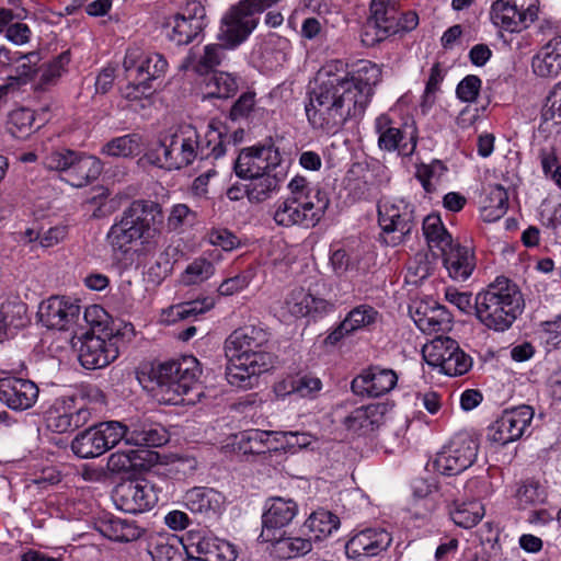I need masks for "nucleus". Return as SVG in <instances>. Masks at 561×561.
Here are the masks:
<instances>
[{"instance_id":"f257e3e1","label":"nucleus","mask_w":561,"mask_h":561,"mask_svg":"<svg viewBox=\"0 0 561 561\" xmlns=\"http://www.w3.org/2000/svg\"><path fill=\"white\" fill-rule=\"evenodd\" d=\"M341 61L324 66L317 75L316 87L309 92L306 115L313 129L336 134L346 122L364 115L381 80V69L368 60H359L352 71H339Z\"/></svg>"},{"instance_id":"f03ea898","label":"nucleus","mask_w":561,"mask_h":561,"mask_svg":"<svg viewBox=\"0 0 561 561\" xmlns=\"http://www.w3.org/2000/svg\"><path fill=\"white\" fill-rule=\"evenodd\" d=\"M163 225L164 214L158 202L135 199L110 228L107 241L114 251L123 254L139 241L141 251L149 253L157 249Z\"/></svg>"},{"instance_id":"7ed1b4c3","label":"nucleus","mask_w":561,"mask_h":561,"mask_svg":"<svg viewBox=\"0 0 561 561\" xmlns=\"http://www.w3.org/2000/svg\"><path fill=\"white\" fill-rule=\"evenodd\" d=\"M524 309L518 286L505 276L496 277L474 297V314L486 329L495 332L508 330Z\"/></svg>"},{"instance_id":"20e7f679","label":"nucleus","mask_w":561,"mask_h":561,"mask_svg":"<svg viewBox=\"0 0 561 561\" xmlns=\"http://www.w3.org/2000/svg\"><path fill=\"white\" fill-rule=\"evenodd\" d=\"M202 367L192 355L152 364L148 373L138 375L139 381L150 382L153 397L163 404L176 405L183 402V396L198 381Z\"/></svg>"},{"instance_id":"39448f33","label":"nucleus","mask_w":561,"mask_h":561,"mask_svg":"<svg viewBox=\"0 0 561 561\" xmlns=\"http://www.w3.org/2000/svg\"><path fill=\"white\" fill-rule=\"evenodd\" d=\"M198 130L191 124H181L167 131L156 148L145 154L152 165L165 170H180L197 159Z\"/></svg>"},{"instance_id":"423d86ee","label":"nucleus","mask_w":561,"mask_h":561,"mask_svg":"<svg viewBox=\"0 0 561 561\" xmlns=\"http://www.w3.org/2000/svg\"><path fill=\"white\" fill-rule=\"evenodd\" d=\"M280 0H240L230 7L221 20L219 39L228 48L247 41L260 22V15Z\"/></svg>"},{"instance_id":"0eeeda50","label":"nucleus","mask_w":561,"mask_h":561,"mask_svg":"<svg viewBox=\"0 0 561 561\" xmlns=\"http://www.w3.org/2000/svg\"><path fill=\"white\" fill-rule=\"evenodd\" d=\"M43 164L48 170L61 172L65 181L75 187L95 181L103 169L98 158L65 148L47 153Z\"/></svg>"},{"instance_id":"6e6552de","label":"nucleus","mask_w":561,"mask_h":561,"mask_svg":"<svg viewBox=\"0 0 561 561\" xmlns=\"http://www.w3.org/2000/svg\"><path fill=\"white\" fill-rule=\"evenodd\" d=\"M419 24V15L414 11L401 12L398 1L373 0L370 16L366 23L364 36L374 32L370 45L381 42L401 31L409 32Z\"/></svg>"},{"instance_id":"1a4fd4ad","label":"nucleus","mask_w":561,"mask_h":561,"mask_svg":"<svg viewBox=\"0 0 561 561\" xmlns=\"http://www.w3.org/2000/svg\"><path fill=\"white\" fill-rule=\"evenodd\" d=\"M270 334L263 328L248 325L234 330L225 341L227 358L238 360L247 357L261 367H272V355L266 352Z\"/></svg>"},{"instance_id":"9d476101","label":"nucleus","mask_w":561,"mask_h":561,"mask_svg":"<svg viewBox=\"0 0 561 561\" xmlns=\"http://www.w3.org/2000/svg\"><path fill=\"white\" fill-rule=\"evenodd\" d=\"M378 224L381 242L397 247L404 242L415 227L414 207L403 199L379 204Z\"/></svg>"},{"instance_id":"9b49d317","label":"nucleus","mask_w":561,"mask_h":561,"mask_svg":"<svg viewBox=\"0 0 561 561\" xmlns=\"http://www.w3.org/2000/svg\"><path fill=\"white\" fill-rule=\"evenodd\" d=\"M478 449L477 438L466 432L458 433L436 455L433 466L442 474L456 476L472 466Z\"/></svg>"},{"instance_id":"f8f14e48","label":"nucleus","mask_w":561,"mask_h":561,"mask_svg":"<svg viewBox=\"0 0 561 561\" xmlns=\"http://www.w3.org/2000/svg\"><path fill=\"white\" fill-rule=\"evenodd\" d=\"M113 500L118 510L138 514L150 511L157 505L159 491L149 480H126L114 488Z\"/></svg>"},{"instance_id":"ddd939ff","label":"nucleus","mask_w":561,"mask_h":561,"mask_svg":"<svg viewBox=\"0 0 561 561\" xmlns=\"http://www.w3.org/2000/svg\"><path fill=\"white\" fill-rule=\"evenodd\" d=\"M91 420V411L78 405L72 396L60 397L45 413L47 427L55 433H66L84 426Z\"/></svg>"},{"instance_id":"4468645a","label":"nucleus","mask_w":561,"mask_h":561,"mask_svg":"<svg viewBox=\"0 0 561 561\" xmlns=\"http://www.w3.org/2000/svg\"><path fill=\"white\" fill-rule=\"evenodd\" d=\"M534 410L529 405H520L506 410L488 428V438L502 446L520 438L530 425Z\"/></svg>"},{"instance_id":"2eb2a0df","label":"nucleus","mask_w":561,"mask_h":561,"mask_svg":"<svg viewBox=\"0 0 561 561\" xmlns=\"http://www.w3.org/2000/svg\"><path fill=\"white\" fill-rule=\"evenodd\" d=\"M279 162L280 154L274 145L253 146L240 151L234 171L239 178L254 176L277 170Z\"/></svg>"},{"instance_id":"dca6fc26","label":"nucleus","mask_w":561,"mask_h":561,"mask_svg":"<svg viewBox=\"0 0 561 561\" xmlns=\"http://www.w3.org/2000/svg\"><path fill=\"white\" fill-rule=\"evenodd\" d=\"M118 340L117 335L103 339L87 333L79 348L81 365L87 369H99L110 365L119 355Z\"/></svg>"},{"instance_id":"f3484780","label":"nucleus","mask_w":561,"mask_h":561,"mask_svg":"<svg viewBox=\"0 0 561 561\" xmlns=\"http://www.w3.org/2000/svg\"><path fill=\"white\" fill-rule=\"evenodd\" d=\"M81 308L69 297L51 296L38 308L39 321L48 329L69 330L80 316Z\"/></svg>"},{"instance_id":"a211bd4d","label":"nucleus","mask_w":561,"mask_h":561,"mask_svg":"<svg viewBox=\"0 0 561 561\" xmlns=\"http://www.w3.org/2000/svg\"><path fill=\"white\" fill-rule=\"evenodd\" d=\"M375 130L378 134V147L385 151H398L400 156H411L416 148V135L412 129L407 137V130L401 129L388 114H381L375 119Z\"/></svg>"},{"instance_id":"6ab92c4d","label":"nucleus","mask_w":561,"mask_h":561,"mask_svg":"<svg viewBox=\"0 0 561 561\" xmlns=\"http://www.w3.org/2000/svg\"><path fill=\"white\" fill-rule=\"evenodd\" d=\"M324 213V204L319 203V201L316 205H308V203H297V201L287 197L277 206L274 220L283 227L299 225L309 228L314 227Z\"/></svg>"},{"instance_id":"aec40b11","label":"nucleus","mask_w":561,"mask_h":561,"mask_svg":"<svg viewBox=\"0 0 561 561\" xmlns=\"http://www.w3.org/2000/svg\"><path fill=\"white\" fill-rule=\"evenodd\" d=\"M397 382L398 376L394 370L370 366L352 380L351 389L357 396L377 398L390 392Z\"/></svg>"},{"instance_id":"412c9836","label":"nucleus","mask_w":561,"mask_h":561,"mask_svg":"<svg viewBox=\"0 0 561 561\" xmlns=\"http://www.w3.org/2000/svg\"><path fill=\"white\" fill-rule=\"evenodd\" d=\"M392 542L390 533L382 528H366L352 536L345 545L347 558L359 560L378 556Z\"/></svg>"},{"instance_id":"4be33fe9","label":"nucleus","mask_w":561,"mask_h":561,"mask_svg":"<svg viewBox=\"0 0 561 561\" xmlns=\"http://www.w3.org/2000/svg\"><path fill=\"white\" fill-rule=\"evenodd\" d=\"M39 389L30 379L14 376L0 378V401L8 408L22 411L32 408L37 398Z\"/></svg>"},{"instance_id":"5701e85b","label":"nucleus","mask_w":561,"mask_h":561,"mask_svg":"<svg viewBox=\"0 0 561 561\" xmlns=\"http://www.w3.org/2000/svg\"><path fill=\"white\" fill-rule=\"evenodd\" d=\"M538 14V8H520L519 3L507 0L493 2L490 16L494 25L507 32H520L529 23L534 22Z\"/></svg>"},{"instance_id":"b1692460","label":"nucleus","mask_w":561,"mask_h":561,"mask_svg":"<svg viewBox=\"0 0 561 561\" xmlns=\"http://www.w3.org/2000/svg\"><path fill=\"white\" fill-rule=\"evenodd\" d=\"M298 512L295 501L283 497H272L262 515V531L260 538L265 542L276 540V531L291 523Z\"/></svg>"},{"instance_id":"393cba45","label":"nucleus","mask_w":561,"mask_h":561,"mask_svg":"<svg viewBox=\"0 0 561 561\" xmlns=\"http://www.w3.org/2000/svg\"><path fill=\"white\" fill-rule=\"evenodd\" d=\"M387 405L371 403L351 411L342 421L345 428L358 435H368L385 422Z\"/></svg>"},{"instance_id":"a878e982","label":"nucleus","mask_w":561,"mask_h":561,"mask_svg":"<svg viewBox=\"0 0 561 561\" xmlns=\"http://www.w3.org/2000/svg\"><path fill=\"white\" fill-rule=\"evenodd\" d=\"M439 252L450 278L457 282L469 278L476 267L474 254L469 248L453 241Z\"/></svg>"},{"instance_id":"bb28decb","label":"nucleus","mask_w":561,"mask_h":561,"mask_svg":"<svg viewBox=\"0 0 561 561\" xmlns=\"http://www.w3.org/2000/svg\"><path fill=\"white\" fill-rule=\"evenodd\" d=\"M537 77L551 79L561 73V35L552 36L531 59Z\"/></svg>"},{"instance_id":"cd10ccee","label":"nucleus","mask_w":561,"mask_h":561,"mask_svg":"<svg viewBox=\"0 0 561 561\" xmlns=\"http://www.w3.org/2000/svg\"><path fill=\"white\" fill-rule=\"evenodd\" d=\"M442 346H445L444 352L439 353L431 364L438 365L448 376H461L470 370L472 358L460 350L455 340L447 337L442 342Z\"/></svg>"},{"instance_id":"c85d7f7f","label":"nucleus","mask_w":561,"mask_h":561,"mask_svg":"<svg viewBox=\"0 0 561 561\" xmlns=\"http://www.w3.org/2000/svg\"><path fill=\"white\" fill-rule=\"evenodd\" d=\"M167 430L157 423H137L126 426L125 444L140 447H160L168 443Z\"/></svg>"},{"instance_id":"c756f323","label":"nucleus","mask_w":561,"mask_h":561,"mask_svg":"<svg viewBox=\"0 0 561 561\" xmlns=\"http://www.w3.org/2000/svg\"><path fill=\"white\" fill-rule=\"evenodd\" d=\"M224 500V495L211 488L195 486L185 493L184 505L192 513L218 514Z\"/></svg>"},{"instance_id":"7c9ffc66","label":"nucleus","mask_w":561,"mask_h":561,"mask_svg":"<svg viewBox=\"0 0 561 561\" xmlns=\"http://www.w3.org/2000/svg\"><path fill=\"white\" fill-rule=\"evenodd\" d=\"M268 369L270 367H261L260 364L252 363L247 357L241 360L228 358L226 376L231 386L247 389L252 388L257 381V376Z\"/></svg>"},{"instance_id":"2f4dec72","label":"nucleus","mask_w":561,"mask_h":561,"mask_svg":"<svg viewBox=\"0 0 561 561\" xmlns=\"http://www.w3.org/2000/svg\"><path fill=\"white\" fill-rule=\"evenodd\" d=\"M198 561H234L237 551L230 542L213 537H203L195 545Z\"/></svg>"},{"instance_id":"473e14b6","label":"nucleus","mask_w":561,"mask_h":561,"mask_svg":"<svg viewBox=\"0 0 561 561\" xmlns=\"http://www.w3.org/2000/svg\"><path fill=\"white\" fill-rule=\"evenodd\" d=\"M250 183L245 187V194L251 202H263L272 192L276 191L284 179L283 171H267L260 175L248 176Z\"/></svg>"},{"instance_id":"72a5a7b5","label":"nucleus","mask_w":561,"mask_h":561,"mask_svg":"<svg viewBox=\"0 0 561 561\" xmlns=\"http://www.w3.org/2000/svg\"><path fill=\"white\" fill-rule=\"evenodd\" d=\"M227 142H229L227 135L209 125L204 136L198 134L197 159L218 160L226 153Z\"/></svg>"},{"instance_id":"f704fd0d","label":"nucleus","mask_w":561,"mask_h":561,"mask_svg":"<svg viewBox=\"0 0 561 561\" xmlns=\"http://www.w3.org/2000/svg\"><path fill=\"white\" fill-rule=\"evenodd\" d=\"M288 188L290 191V196L288 198L297 201V203L316 205L317 201H319V203L324 204V211L330 205L327 192L316 185H311L305 176L296 175L288 183Z\"/></svg>"},{"instance_id":"c9c22d12","label":"nucleus","mask_w":561,"mask_h":561,"mask_svg":"<svg viewBox=\"0 0 561 561\" xmlns=\"http://www.w3.org/2000/svg\"><path fill=\"white\" fill-rule=\"evenodd\" d=\"M101 531L113 541L130 542L142 536L144 528L134 520L111 518L102 524Z\"/></svg>"},{"instance_id":"e433bc0d","label":"nucleus","mask_w":561,"mask_h":561,"mask_svg":"<svg viewBox=\"0 0 561 561\" xmlns=\"http://www.w3.org/2000/svg\"><path fill=\"white\" fill-rule=\"evenodd\" d=\"M422 229L427 244L432 250L437 249L442 251L454 241L438 215L432 214L426 216L423 220Z\"/></svg>"},{"instance_id":"4c0bfd02","label":"nucleus","mask_w":561,"mask_h":561,"mask_svg":"<svg viewBox=\"0 0 561 561\" xmlns=\"http://www.w3.org/2000/svg\"><path fill=\"white\" fill-rule=\"evenodd\" d=\"M167 27L171 28L168 33L169 39L179 46L188 45L204 30L199 24H196L195 21H187L176 14L168 20Z\"/></svg>"},{"instance_id":"58836bf2","label":"nucleus","mask_w":561,"mask_h":561,"mask_svg":"<svg viewBox=\"0 0 561 561\" xmlns=\"http://www.w3.org/2000/svg\"><path fill=\"white\" fill-rule=\"evenodd\" d=\"M225 48H228L225 43L206 45L204 47L203 56H201L196 62L193 61L191 56H188L185 59L183 67L185 69H193L199 75L207 73L220 65L225 57Z\"/></svg>"},{"instance_id":"ea45409f","label":"nucleus","mask_w":561,"mask_h":561,"mask_svg":"<svg viewBox=\"0 0 561 561\" xmlns=\"http://www.w3.org/2000/svg\"><path fill=\"white\" fill-rule=\"evenodd\" d=\"M484 516V507L481 502L472 500L469 502L455 503L450 511L454 523L462 528L474 527Z\"/></svg>"},{"instance_id":"a19ab883","label":"nucleus","mask_w":561,"mask_h":561,"mask_svg":"<svg viewBox=\"0 0 561 561\" xmlns=\"http://www.w3.org/2000/svg\"><path fill=\"white\" fill-rule=\"evenodd\" d=\"M270 434L267 431L252 428L241 433L239 448L243 454L262 455L272 450H277L276 444H270Z\"/></svg>"},{"instance_id":"79ce46f5","label":"nucleus","mask_w":561,"mask_h":561,"mask_svg":"<svg viewBox=\"0 0 561 561\" xmlns=\"http://www.w3.org/2000/svg\"><path fill=\"white\" fill-rule=\"evenodd\" d=\"M305 526L314 535L316 540H321L340 527V518L329 511L318 510L307 518Z\"/></svg>"},{"instance_id":"37998d69","label":"nucleus","mask_w":561,"mask_h":561,"mask_svg":"<svg viewBox=\"0 0 561 561\" xmlns=\"http://www.w3.org/2000/svg\"><path fill=\"white\" fill-rule=\"evenodd\" d=\"M71 450L82 459L95 458L105 454L92 426L76 435L71 442Z\"/></svg>"},{"instance_id":"c03bdc74","label":"nucleus","mask_w":561,"mask_h":561,"mask_svg":"<svg viewBox=\"0 0 561 561\" xmlns=\"http://www.w3.org/2000/svg\"><path fill=\"white\" fill-rule=\"evenodd\" d=\"M140 142L141 137L138 134L124 135L107 141L102 148V153L123 158L137 156L140 151Z\"/></svg>"},{"instance_id":"a18cd8bd","label":"nucleus","mask_w":561,"mask_h":561,"mask_svg":"<svg viewBox=\"0 0 561 561\" xmlns=\"http://www.w3.org/2000/svg\"><path fill=\"white\" fill-rule=\"evenodd\" d=\"M92 428H94V433L104 453L115 447L122 439L125 440L126 425L122 422H101L93 425Z\"/></svg>"},{"instance_id":"49530a36","label":"nucleus","mask_w":561,"mask_h":561,"mask_svg":"<svg viewBox=\"0 0 561 561\" xmlns=\"http://www.w3.org/2000/svg\"><path fill=\"white\" fill-rule=\"evenodd\" d=\"M142 460L144 458L140 457L138 450H117L110 455L107 459V469L112 473L136 471L142 466Z\"/></svg>"},{"instance_id":"de8ad7c7","label":"nucleus","mask_w":561,"mask_h":561,"mask_svg":"<svg viewBox=\"0 0 561 561\" xmlns=\"http://www.w3.org/2000/svg\"><path fill=\"white\" fill-rule=\"evenodd\" d=\"M70 62V51L66 50L53 59L49 64L43 66L39 71L37 89L46 90L53 85L66 71V67Z\"/></svg>"},{"instance_id":"09e8293b","label":"nucleus","mask_w":561,"mask_h":561,"mask_svg":"<svg viewBox=\"0 0 561 561\" xmlns=\"http://www.w3.org/2000/svg\"><path fill=\"white\" fill-rule=\"evenodd\" d=\"M520 507L543 504L547 500L546 489L536 480H525L518 486L515 494Z\"/></svg>"},{"instance_id":"8fccbe9b","label":"nucleus","mask_w":561,"mask_h":561,"mask_svg":"<svg viewBox=\"0 0 561 561\" xmlns=\"http://www.w3.org/2000/svg\"><path fill=\"white\" fill-rule=\"evenodd\" d=\"M446 171L447 168L440 160H433L430 164H420L416 168L415 176L421 182L423 188L427 193H432Z\"/></svg>"},{"instance_id":"3c124183","label":"nucleus","mask_w":561,"mask_h":561,"mask_svg":"<svg viewBox=\"0 0 561 561\" xmlns=\"http://www.w3.org/2000/svg\"><path fill=\"white\" fill-rule=\"evenodd\" d=\"M215 273L214 264L204 259L197 257L190 263L181 275L184 285H195L207 280Z\"/></svg>"},{"instance_id":"603ef678","label":"nucleus","mask_w":561,"mask_h":561,"mask_svg":"<svg viewBox=\"0 0 561 561\" xmlns=\"http://www.w3.org/2000/svg\"><path fill=\"white\" fill-rule=\"evenodd\" d=\"M508 208V194L502 185H494L484 206V216L489 221L500 219Z\"/></svg>"},{"instance_id":"864d4df0","label":"nucleus","mask_w":561,"mask_h":561,"mask_svg":"<svg viewBox=\"0 0 561 561\" xmlns=\"http://www.w3.org/2000/svg\"><path fill=\"white\" fill-rule=\"evenodd\" d=\"M273 543L277 546V550L282 553L283 558L287 559L305 556L312 550L311 540L301 537L284 538L279 534Z\"/></svg>"},{"instance_id":"5fc2aeb1","label":"nucleus","mask_w":561,"mask_h":561,"mask_svg":"<svg viewBox=\"0 0 561 561\" xmlns=\"http://www.w3.org/2000/svg\"><path fill=\"white\" fill-rule=\"evenodd\" d=\"M549 123L561 125V81L547 95L541 108V124L539 128H543V125Z\"/></svg>"},{"instance_id":"6e6d98bb","label":"nucleus","mask_w":561,"mask_h":561,"mask_svg":"<svg viewBox=\"0 0 561 561\" xmlns=\"http://www.w3.org/2000/svg\"><path fill=\"white\" fill-rule=\"evenodd\" d=\"M208 94L218 99H227L239 89L237 78L227 72H216L208 81Z\"/></svg>"},{"instance_id":"4d7b16f0","label":"nucleus","mask_w":561,"mask_h":561,"mask_svg":"<svg viewBox=\"0 0 561 561\" xmlns=\"http://www.w3.org/2000/svg\"><path fill=\"white\" fill-rule=\"evenodd\" d=\"M379 318V312L369 305H360L353 308L345 317L350 330L354 333L357 330L369 328Z\"/></svg>"},{"instance_id":"13d9d810","label":"nucleus","mask_w":561,"mask_h":561,"mask_svg":"<svg viewBox=\"0 0 561 561\" xmlns=\"http://www.w3.org/2000/svg\"><path fill=\"white\" fill-rule=\"evenodd\" d=\"M255 92L242 93L232 104L229 118L231 121H252L260 108L256 106Z\"/></svg>"},{"instance_id":"bf43d9fd","label":"nucleus","mask_w":561,"mask_h":561,"mask_svg":"<svg viewBox=\"0 0 561 561\" xmlns=\"http://www.w3.org/2000/svg\"><path fill=\"white\" fill-rule=\"evenodd\" d=\"M309 301H312V295L302 287H297L286 296L285 308L294 317H306L309 314Z\"/></svg>"},{"instance_id":"052dcab7","label":"nucleus","mask_w":561,"mask_h":561,"mask_svg":"<svg viewBox=\"0 0 561 561\" xmlns=\"http://www.w3.org/2000/svg\"><path fill=\"white\" fill-rule=\"evenodd\" d=\"M149 553L153 561H184L181 549L167 538H159L152 542Z\"/></svg>"},{"instance_id":"680f3d73","label":"nucleus","mask_w":561,"mask_h":561,"mask_svg":"<svg viewBox=\"0 0 561 561\" xmlns=\"http://www.w3.org/2000/svg\"><path fill=\"white\" fill-rule=\"evenodd\" d=\"M168 61L159 53H148L144 66H140V78L150 82L163 78L168 70Z\"/></svg>"},{"instance_id":"e2e57ef3","label":"nucleus","mask_w":561,"mask_h":561,"mask_svg":"<svg viewBox=\"0 0 561 561\" xmlns=\"http://www.w3.org/2000/svg\"><path fill=\"white\" fill-rule=\"evenodd\" d=\"M139 81L137 83L129 82L122 89V95L124 99L128 101H146L150 103V99L154 93V88L152 82L145 78H138Z\"/></svg>"},{"instance_id":"0e129e2a","label":"nucleus","mask_w":561,"mask_h":561,"mask_svg":"<svg viewBox=\"0 0 561 561\" xmlns=\"http://www.w3.org/2000/svg\"><path fill=\"white\" fill-rule=\"evenodd\" d=\"M415 323L424 333H437L445 331L451 323V314L444 313L443 318L436 317V311L424 313L422 317L415 319Z\"/></svg>"},{"instance_id":"69168bd1","label":"nucleus","mask_w":561,"mask_h":561,"mask_svg":"<svg viewBox=\"0 0 561 561\" xmlns=\"http://www.w3.org/2000/svg\"><path fill=\"white\" fill-rule=\"evenodd\" d=\"M481 79L478 76L469 75L457 85V96L463 102H473L479 95Z\"/></svg>"},{"instance_id":"338daca9","label":"nucleus","mask_w":561,"mask_h":561,"mask_svg":"<svg viewBox=\"0 0 561 561\" xmlns=\"http://www.w3.org/2000/svg\"><path fill=\"white\" fill-rule=\"evenodd\" d=\"M214 307V301L209 298L203 300H193L179 305L176 307V316L180 319L197 317L210 310Z\"/></svg>"},{"instance_id":"774afa93","label":"nucleus","mask_w":561,"mask_h":561,"mask_svg":"<svg viewBox=\"0 0 561 561\" xmlns=\"http://www.w3.org/2000/svg\"><path fill=\"white\" fill-rule=\"evenodd\" d=\"M445 299L463 313H469L474 309L471 293L459 291L455 287H447L445 289Z\"/></svg>"}]
</instances>
